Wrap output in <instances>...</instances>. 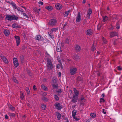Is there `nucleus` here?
<instances>
[{
	"label": "nucleus",
	"mask_w": 122,
	"mask_h": 122,
	"mask_svg": "<svg viewBox=\"0 0 122 122\" xmlns=\"http://www.w3.org/2000/svg\"><path fill=\"white\" fill-rule=\"evenodd\" d=\"M11 5L13 7V8H14V9H16L17 8L16 5V4L14 3L13 2H12L11 3Z\"/></svg>",
	"instance_id": "25"
},
{
	"label": "nucleus",
	"mask_w": 122,
	"mask_h": 122,
	"mask_svg": "<svg viewBox=\"0 0 122 122\" xmlns=\"http://www.w3.org/2000/svg\"><path fill=\"white\" fill-rule=\"evenodd\" d=\"M13 62L14 66L17 67L19 65V63L17 59L16 58H14L13 60Z\"/></svg>",
	"instance_id": "5"
},
{
	"label": "nucleus",
	"mask_w": 122,
	"mask_h": 122,
	"mask_svg": "<svg viewBox=\"0 0 122 122\" xmlns=\"http://www.w3.org/2000/svg\"><path fill=\"white\" fill-rule=\"evenodd\" d=\"M116 27L117 29H119L120 28L119 24L118 22L117 23L116 25Z\"/></svg>",
	"instance_id": "41"
},
{
	"label": "nucleus",
	"mask_w": 122,
	"mask_h": 122,
	"mask_svg": "<svg viewBox=\"0 0 122 122\" xmlns=\"http://www.w3.org/2000/svg\"><path fill=\"white\" fill-rule=\"evenodd\" d=\"M117 17L116 15H113L112 16V20H113L115 19H117Z\"/></svg>",
	"instance_id": "35"
},
{
	"label": "nucleus",
	"mask_w": 122,
	"mask_h": 122,
	"mask_svg": "<svg viewBox=\"0 0 122 122\" xmlns=\"http://www.w3.org/2000/svg\"><path fill=\"white\" fill-rule=\"evenodd\" d=\"M52 85L53 88L58 89V86L57 84H52Z\"/></svg>",
	"instance_id": "19"
},
{
	"label": "nucleus",
	"mask_w": 122,
	"mask_h": 122,
	"mask_svg": "<svg viewBox=\"0 0 122 122\" xmlns=\"http://www.w3.org/2000/svg\"><path fill=\"white\" fill-rule=\"evenodd\" d=\"M108 19V17L107 16H105L103 18V21L104 22L107 20Z\"/></svg>",
	"instance_id": "28"
},
{
	"label": "nucleus",
	"mask_w": 122,
	"mask_h": 122,
	"mask_svg": "<svg viewBox=\"0 0 122 122\" xmlns=\"http://www.w3.org/2000/svg\"><path fill=\"white\" fill-rule=\"evenodd\" d=\"M54 98L56 100L58 101L59 100V97L57 95H55L54 96Z\"/></svg>",
	"instance_id": "43"
},
{
	"label": "nucleus",
	"mask_w": 122,
	"mask_h": 122,
	"mask_svg": "<svg viewBox=\"0 0 122 122\" xmlns=\"http://www.w3.org/2000/svg\"><path fill=\"white\" fill-rule=\"evenodd\" d=\"M15 38L16 40V41L17 43L16 45L18 46L20 44V38L19 36H15Z\"/></svg>",
	"instance_id": "6"
},
{
	"label": "nucleus",
	"mask_w": 122,
	"mask_h": 122,
	"mask_svg": "<svg viewBox=\"0 0 122 122\" xmlns=\"http://www.w3.org/2000/svg\"><path fill=\"white\" fill-rule=\"evenodd\" d=\"M86 34L88 35H90L92 34V31L91 30L89 29L87 30Z\"/></svg>",
	"instance_id": "16"
},
{
	"label": "nucleus",
	"mask_w": 122,
	"mask_h": 122,
	"mask_svg": "<svg viewBox=\"0 0 122 122\" xmlns=\"http://www.w3.org/2000/svg\"><path fill=\"white\" fill-rule=\"evenodd\" d=\"M57 21L56 20L54 19H51L48 22L49 25L51 26H54L56 24Z\"/></svg>",
	"instance_id": "3"
},
{
	"label": "nucleus",
	"mask_w": 122,
	"mask_h": 122,
	"mask_svg": "<svg viewBox=\"0 0 122 122\" xmlns=\"http://www.w3.org/2000/svg\"><path fill=\"white\" fill-rule=\"evenodd\" d=\"M9 108L11 109V110L12 111H14L15 110V108L14 107H13V106L11 105H10L9 106Z\"/></svg>",
	"instance_id": "30"
},
{
	"label": "nucleus",
	"mask_w": 122,
	"mask_h": 122,
	"mask_svg": "<svg viewBox=\"0 0 122 122\" xmlns=\"http://www.w3.org/2000/svg\"><path fill=\"white\" fill-rule=\"evenodd\" d=\"M92 49L93 51H94L96 50V47L95 46H93L92 48Z\"/></svg>",
	"instance_id": "47"
},
{
	"label": "nucleus",
	"mask_w": 122,
	"mask_h": 122,
	"mask_svg": "<svg viewBox=\"0 0 122 122\" xmlns=\"http://www.w3.org/2000/svg\"><path fill=\"white\" fill-rule=\"evenodd\" d=\"M88 14H91L92 13V10L90 8L87 11Z\"/></svg>",
	"instance_id": "38"
},
{
	"label": "nucleus",
	"mask_w": 122,
	"mask_h": 122,
	"mask_svg": "<svg viewBox=\"0 0 122 122\" xmlns=\"http://www.w3.org/2000/svg\"><path fill=\"white\" fill-rule=\"evenodd\" d=\"M13 81L16 83H18V81L16 79L15 77H13Z\"/></svg>",
	"instance_id": "34"
},
{
	"label": "nucleus",
	"mask_w": 122,
	"mask_h": 122,
	"mask_svg": "<svg viewBox=\"0 0 122 122\" xmlns=\"http://www.w3.org/2000/svg\"><path fill=\"white\" fill-rule=\"evenodd\" d=\"M102 26V25L100 24H98L97 26V29L99 30H100Z\"/></svg>",
	"instance_id": "36"
},
{
	"label": "nucleus",
	"mask_w": 122,
	"mask_h": 122,
	"mask_svg": "<svg viewBox=\"0 0 122 122\" xmlns=\"http://www.w3.org/2000/svg\"><path fill=\"white\" fill-rule=\"evenodd\" d=\"M41 88L43 89L44 90L46 91L47 90V88L44 85H42L41 86Z\"/></svg>",
	"instance_id": "39"
},
{
	"label": "nucleus",
	"mask_w": 122,
	"mask_h": 122,
	"mask_svg": "<svg viewBox=\"0 0 122 122\" xmlns=\"http://www.w3.org/2000/svg\"><path fill=\"white\" fill-rule=\"evenodd\" d=\"M25 90L26 91L27 94L28 95H29L30 93V92L28 88L27 87H26L25 89Z\"/></svg>",
	"instance_id": "33"
},
{
	"label": "nucleus",
	"mask_w": 122,
	"mask_h": 122,
	"mask_svg": "<svg viewBox=\"0 0 122 122\" xmlns=\"http://www.w3.org/2000/svg\"><path fill=\"white\" fill-rule=\"evenodd\" d=\"M36 86L35 85H34L33 86V89L34 91L36 90Z\"/></svg>",
	"instance_id": "54"
},
{
	"label": "nucleus",
	"mask_w": 122,
	"mask_h": 122,
	"mask_svg": "<svg viewBox=\"0 0 122 122\" xmlns=\"http://www.w3.org/2000/svg\"><path fill=\"white\" fill-rule=\"evenodd\" d=\"M102 39L103 41V44H106L107 43V41H106V40L105 39V38L103 37H102Z\"/></svg>",
	"instance_id": "26"
},
{
	"label": "nucleus",
	"mask_w": 122,
	"mask_h": 122,
	"mask_svg": "<svg viewBox=\"0 0 122 122\" xmlns=\"http://www.w3.org/2000/svg\"><path fill=\"white\" fill-rule=\"evenodd\" d=\"M77 111L75 109L73 110L72 112V115H76V113Z\"/></svg>",
	"instance_id": "37"
},
{
	"label": "nucleus",
	"mask_w": 122,
	"mask_h": 122,
	"mask_svg": "<svg viewBox=\"0 0 122 122\" xmlns=\"http://www.w3.org/2000/svg\"><path fill=\"white\" fill-rule=\"evenodd\" d=\"M58 75L60 77L61 76V74L60 72H59L58 73Z\"/></svg>",
	"instance_id": "63"
},
{
	"label": "nucleus",
	"mask_w": 122,
	"mask_h": 122,
	"mask_svg": "<svg viewBox=\"0 0 122 122\" xmlns=\"http://www.w3.org/2000/svg\"><path fill=\"white\" fill-rule=\"evenodd\" d=\"M77 70V69L76 68H74L72 69H71L70 70V72L71 75H73L75 74Z\"/></svg>",
	"instance_id": "7"
},
{
	"label": "nucleus",
	"mask_w": 122,
	"mask_h": 122,
	"mask_svg": "<svg viewBox=\"0 0 122 122\" xmlns=\"http://www.w3.org/2000/svg\"><path fill=\"white\" fill-rule=\"evenodd\" d=\"M56 116H57V119L58 120H60V119H61V114L60 113H59V112H58L57 113V114L56 115Z\"/></svg>",
	"instance_id": "20"
},
{
	"label": "nucleus",
	"mask_w": 122,
	"mask_h": 122,
	"mask_svg": "<svg viewBox=\"0 0 122 122\" xmlns=\"http://www.w3.org/2000/svg\"><path fill=\"white\" fill-rule=\"evenodd\" d=\"M56 79H53L52 80V82L53 83V84H55L56 82Z\"/></svg>",
	"instance_id": "51"
},
{
	"label": "nucleus",
	"mask_w": 122,
	"mask_h": 122,
	"mask_svg": "<svg viewBox=\"0 0 122 122\" xmlns=\"http://www.w3.org/2000/svg\"><path fill=\"white\" fill-rule=\"evenodd\" d=\"M24 59V56H20V60L21 63H23Z\"/></svg>",
	"instance_id": "22"
},
{
	"label": "nucleus",
	"mask_w": 122,
	"mask_h": 122,
	"mask_svg": "<svg viewBox=\"0 0 122 122\" xmlns=\"http://www.w3.org/2000/svg\"><path fill=\"white\" fill-rule=\"evenodd\" d=\"M39 3L40 4H41V5H42L43 4V2H41V1H39Z\"/></svg>",
	"instance_id": "62"
},
{
	"label": "nucleus",
	"mask_w": 122,
	"mask_h": 122,
	"mask_svg": "<svg viewBox=\"0 0 122 122\" xmlns=\"http://www.w3.org/2000/svg\"><path fill=\"white\" fill-rule=\"evenodd\" d=\"M117 32H111L110 36L112 37L115 36H117Z\"/></svg>",
	"instance_id": "15"
},
{
	"label": "nucleus",
	"mask_w": 122,
	"mask_h": 122,
	"mask_svg": "<svg viewBox=\"0 0 122 122\" xmlns=\"http://www.w3.org/2000/svg\"><path fill=\"white\" fill-rule=\"evenodd\" d=\"M12 26L13 28H17L20 27V26H18V25L16 23H14L13 24Z\"/></svg>",
	"instance_id": "18"
},
{
	"label": "nucleus",
	"mask_w": 122,
	"mask_h": 122,
	"mask_svg": "<svg viewBox=\"0 0 122 122\" xmlns=\"http://www.w3.org/2000/svg\"><path fill=\"white\" fill-rule=\"evenodd\" d=\"M75 49L76 51H80L81 50L80 46L77 45L76 46Z\"/></svg>",
	"instance_id": "21"
},
{
	"label": "nucleus",
	"mask_w": 122,
	"mask_h": 122,
	"mask_svg": "<svg viewBox=\"0 0 122 122\" xmlns=\"http://www.w3.org/2000/svg\"><path fill=\"white\" fill-rule=\"evenodd\" d=\"M117 69L119 70H122V68L120 66H118L117 67Z\"/></svg>",
	"instance_id": "53"
},
{
	"label": "nucleus",
	"mask_w": 122,
	"mask_h": 122,
	"mask_svg": "<svg viewBox=\"0 0 122 122\" xmlns=\"http://www.w3.org/2000/svg\"><path fill=\"white\" fill-rule=\"evenodd\" d=\"M47 64L48 69L50 70L53 68V67L52 62L51 60L49 59H47Z\"/></svg>",
	"instance_id": "4"
},
{
	"label": "nucleus",
	"mask_w": 122,
	"mask_h": 122,
	"mask_svg": "<svg viewBox=\"0 0 122 122\" xmlns=\"http://www.w3.org/2000/svg\"><path fill=\"white\" fill-rule=\"evenodd\" d=\"M55 7L56 9L58 10H60L61 9L62 6L59 3H57L55 5Z\"/></svg>",
	"instance_id": "9"
},
{
	"label": "nucleus",
	"mask_w": 122,
	"mask_h": 122,
	"mask_svg": "<svg viewBox=\"0 0 122 122\" xmlns=\"http://www.w3.org/2000/svg\"><path fill=\"white\" fill-rule=\"evenodd\" d=\"M105 111V109H102V112L104 114H105L106 113V112L104 111Z\"/></svg>",
	"instance_id": "55"
},
{
	"label": "nucleus",
	"mask_w": 122,
	"mask_h": 122,
	"mask_svg": "<svg viewBox=\"0 0 122 122\" xmlns=\"http://www.w3.org/2000/svg\"><path fill=\"white\" fill-rule=\"evenodd\" d=\"M61 47L60 44H57L56 47V50L57 52H60L61 51Z\"/></svg>",
	"instance_id": "14"
},
{
	"label": "nucleus",
	"mask_w": 122,
	"mask_h": 122,
	"mask_svg": "<svg viewBox=\"0 0 122 122\" xmlns=\"http://www.w3.org/2000/svg\"><path fill=\"white\" fill-rule=\"evenodd\" d=\"M81 20V14L80 12H78L76 19V21L79 22Z\"/></svg>",
	"instance_id": "11"
},
{
	"label": "nucleus",
	"mask_w": 122,
	"mask_h": 122,
	"mask_svg": "<svg viewBox=\"0 0 122 122\" xmlns=\"http://www.w3.org/2000/svg\"><path fill=\"white\" fill-rule=\"evenodd\" d=\"M34 10L37 13L39 12V10H38V9H37L36 8H34Z\"/></svg>",
	"instance_id": "49"
},
{
	"label": "nucleus",
	"mask_w": 122,
	"mask_h": 122,
	"mask_svg": "<svg viewBox=\"0 0 122 122\" xmlns=\"http://www.w3.org/2000/svg\"><path fill=\"white\" fill-rule=\"evenodd\" d=\"M82 79V78L80 76L78 77L77 78V80L79 81H81Z\"/></svg>",
	"instance_id": "44"
},
{
	"label": "nucleus",
	"mask_w": 122,
	"mask_h": 122,
	"mask_svg": "<svg viewBox=\"0 0 122 122\" xmlns=\"http://www.w3.org/2000/svg\"><path fill=\"white\" fill-rule=\"evenodd\" d=\"M57 92L58 93H60L61 92V89H59L58 91H57Z\"/></svg>",
	"instance_id": "57"
},
{
	"label": "nucleus",
	"mask_w": 122,
	"mask_h": 122,
	"mask_svg": "<svg viewBox=\"0 0 122 122\" xmlns=\"http://www.w3.org/2000/svg\"><path fill=\"white\" fill-rule=\"evenodd\" d=\"M105 101V100L104 99V98H101L100 99V102H104Z\"/></svg>",
	"instance_id": "45"
},
{
	"label": "nucleus",
	"mask_w": 122,
	"mask_h": 122,
	"mask_svg": "<svg viewBox=\"0 0 122 122\" xmlns=\"http://www.w3.org/2000/svg\"><path fill=\"white\" fill-rule=\"evenodd\" d=\"M90 14H87V17L88 18H90Z\"/></svg>",
	"instance_id": "56"
},
{
	"label": "nucleus",
	"mask_w": 122,
	"mask_h": 122,
	"mask_svg": "<svg viewBox=\"0 0 122 122\" xmlns=\"http://www.w3.org/2000/svg\"><path fill=\"white\" fill-rule=\"evenodd\" d=\"M60 56L61 57H62L63 58V57H65L66 56L65 54H64L62 53H61V54Z\"/></svg>",
	"instance_id": "52"
},
{
	"label": "nucleus",
	"mask_w": 122,
	"mask_h": 122,
	"mask_svg": "<svg viewBox=\"0 0 122 122\" xmlns=\"http://www.w3.org/2000/svg\"><path fill=\"white\" fill-rule=\"evenodd\" d=\"M41 107L43 110H45L46 109V106L45 105L42 104L41 105Z\"/></svg>",
	"instance_id": "29"
},
{
	"label": "nucleus",
	"mask_w": 122,
	"mask_h": 122,
	"mask_svg": "<svg viewBox=\"0 0 122 122\" xmlns=\"http://www.w3.org/2000/svg\"><path fill=\"white\" fill-rule=\"evenodd\" d=\"M70 11V10H69L68 11H66L65 13V14H64V16H67L69 14V12Z\"/></svg>",
	"instance_id": "27"
},
{
	"label": "nucleus",
	"mask_w": 122,
	"mask_h": 122,
	"mask_svg": "<svg viewBox=\"0 0 122 122\" xmlns=\"http://www.w3.org/2000/svg\"><path fill=\"white\" fill-rule=\"evenodd\" d=\"M58 30V29L57 28H52L51 29V30L52 32L55 31L56 32Z\"/></svg>",
	"instance_id": "40"
},
{
	"label": "nucleus",
	"mask_w": 122,
	"mask_h": 122,
	"mask_svg": "<svg viewBox=\"0 0 122 122\" xmlns=\"http://www.w3.org/2000/svg\"><path fill=\"white\" fill-rule=\"evenodd\" d=\"M73 91L75 94L73 95L71 102L74 103H75L77 102V100H78V96L79 94V92L75 88H74Z\"/></svg>",
	"instance_id": "1"
},
{
	"label": "nucleus",
	"mask_w": 122,
	"mask_h": 122,
	"mask_svg": "<svg viewBox=\"0 0 122 122\" xmlns=\"http://www.w3.org/2000/svg\"><path fill=\"white\" fill-rule=\"evenodd\" d=\"M8 117L7 115H6L5 116V119H8Z\"/></svg>",
	"instance_id": "64"
},
{
	"label": "nucleus",
	"mask_w": 122,
	"mask_h": 122,
	"mask_svg": "<svg viewBox=\"0 0 122 122\" xmlns=\"http://www.w3.org/2000/svg\"><path fill=\"white\" fill-rule=\"evenodd\" d=\"M20 97L21 99L22 100H23L24 97V96L23 94L22 93V92H20Z\"/></svg>",
	"instance_id": "42"
},
{
	"label": "nucleus",
	"mask_w": 122,
	"mask_h": 122,
	"mask_svg": "<svg viewBox=\"0 0 122 122\" xmlns=\"http://www.w3.org/2000/svg\"><path fill=\"white\" fill-rule=\"evenodd\" d=\"M5 18L7 20L11 21L15 20H18L19 18L18 17L15 15L6 14L5 15Z\"/></svg>",
	"instance_id": "2"
},
{
	"label": "nucleus",
	"mask_w": 122,
	"mask_h": 122,
	"mask_svg": "<svg viewBox=\"0 0 122 122\" xmlns=\"http://www.w3.org/2000/svg\"><path fill=\"white\" fill-rule=\"evenodd\" d=\"M45 8L49 11H51L53 9L52 6H46L45 7Z\"/></svg>",
	"instance_id": "17"
},
{
	"label": "nucleus",
	"mask_w": 122,
	"mask_h": 122,
	"mask_svg": "<svg viewBox=\"0 0 122 122\" xmlns=\"http://www.w3.org/2000/svg\"><path fill=\"white\" fill-rule=\"evenodd\" d=\"M67 26V23H66L63 26V28L64 29L66 26Z\"/></svg>",
	"instance_id": "59"
},
{
	"label": "nucleus",
	"mask_w": 122,
	"mask_h": 122,
	"mask_svg": "<svg viewBox=\"0 0 122 122\" xmlns=\"http://www.w3.org/2000/svg\"><path fill=\"white\" fill-rule=\"evenodd\" d=\"M4 33L5 36H8L9 35L10 32L9 30L6 29L4 30Z\"/></svg>",
	"instance_id": "12"
},
{
	"label": "nucleus",
	"mask_w": 122,
	"mask_h": 122,
	"mask_svg": "<svg viewBox=\"0 0 122 122\" xmlns=\"http://www.w3.org/2000/svg\"><path fill=\"white\" fill-rule=\"evenodd\" d=\"M9 115L10 116L12 117H14L15 116V114L14 113H10L9 114Z\"/></svg>",
	"instance_id": "46"
},
{
	"label": "nucleus",
	"mask_w": 122,
	"mask_h": 122,
	"mask_svg": "<svg viewBox=\"0 0 122 122\" xmlns=\"http://www.w3.org/2000/svg\"><path fill=\"white\" fill-rule=\"evenodd\" d=\"M90 115L92 117L94 118L96 117V114L95 113H91Z\"/></svg>",
	"instance_id": "32"
},
{
	"label": "nucleus",
	"mask_w": 122,
	"mask_h": 122,
	"mask_svg": "<svg viewBox=\"0 0 122 122\" xmlns=\"http://www.w3.org/2000/svg\"><path fill=\"white\" fill-rule=\"evenodd\" d=\"M102 74V73H97V75L98 76H100Z\"/></svg>",
	"instance_id": "61"
},
{
	"label": "nucleus",
	"mask_w": 122,
	"mask_h": 122,
	"mask_svg": "<svg viewBox=\"0 0 122 122\" xmlns=\"http://www.w3.org/2000/svg\"><path fill=\"white\" fill-rule=\"evenodd\" d=\"M69 42V41L68 38L66 39L65 40V43L67 44H68Z\"/></svg>",
	"instance_id": "48"
},
{
	"label": "nucleus",
	"mask_w": 122,
	"mask_h": 122,
	"mask_svg": "<svg viewBox=\"0 0 122 122\" xmlns=\"http://www.w3.org/2000/svg\"><path fill=\"white\" fill-rule=\"evenodd\" d=\"M23 15L25 17V18L26 20H28L29 19V18L27 15L25 13H23Z\"/></svg>",
	"instance_id": "31"
},
{
	"label": "nucleus",
	"mask_w": 122,
	"mask_h": 122,
	"mask_svg": "<svg viewBox=\"0 0 122 122\" xmlns=\"http://www.w3.org/2000/svg\"><path fill=\"white\" fill-rule=\"evenodd\" d=\"M1 59L3 60V62L6 64H8V62L7 59L2 54H1L0 56Z\"/></svg>",
	"instance_id": "8"
},
{
	"label": "nucleus",
	"mask_w": 122,
	"mask_h": 122,
	"mask_svg": "<svg viewBox=\"0 0 122 122\" xmlns=\"http://www.w3.org/2000/svg\"><path fill=\"white\" fill-rule=\"evenodd\" d=\"M36 40L39 41L41 39V37L40 35H37L36 36Z\"/></svg>",
	"instance_id": "23"
},
{
	"label": "nucleus",
	"mask_w": 122,
	"mask_h": 122,
	"mask_svg": "<svg viewBox=\"0 0 122 122\" xmlns=\"http://www.w3.org/2000/svg\"><path fill=\"white\" fill-rule=\"evenodd\" d=\"M49 36H50V37L52 39L54 38V36L52 34H49Z\"/></svg>",
	"instance_id": "50"
},
{
	"label": "nucleus",
	"mask_w": 122,
	"mask_h": 122,
	"mask_svg": "<svg viewBox=\"0 0 122 122\" xmlns=\"http://www.w3.org/2000/svg\"><path fill=\"white\" fill-rule=\"evenodd\" d=\"M56 68L58 69L60 68V66L59 64L57 65L56 66Z\"/></svg>",
	"instance_id": "60"
},
{
	"label": "nucleus",
	"mask_w": 122,
	"mask_h": 122,
	"mask_svg": "<svg viewBox=\"0 0 122 122\" xmlns=\"http://www.w3.org/2000/svg\"><path fill=\"white\" fill-rule=\"evenodd\" d=\"M73 58L75 60L78 61L79 59V56L78 55H76L73 56Z\"/></svg>",
	"instance_id": "13"
},
{
	"label": "nucleus",
	"mask_w": 122,
	"mask_h": 122,
	"mask_svg": "<svg viewBox=\"0 0 122 122\" xmlns=\"http://www.w3.org/2000/svg\"><path fill=\"white\" fill-rule=\"evenodd\" d=\"M28 75L30 76H31L32 75L31 73L30 72H28Z\"/></svg>",
	"instance_id": "58"
},
{
	"label": "nucleus",
	"mask_w": 122,
	"mask_h": 122,
	"mask_svg": "<svg viewBox=\"0 0 122 122\" xmlns=\"http://www.w3.org/2000/svg\"><path fill=\"white\" fill-rule=\"evenodd\" d=\"M41 98L44 101L47 102L48 101V100L47 98L46 97H44V96L42 97Z\"/></svg>",
	"instance_id": "24"
},
{
	"label": "nucleus",
	"mask_w": 122,
	"mask_h": 122,
	"mask_svg": "<svg viewBox=\"0 0 122 122\" xmlns=\"http://www.w3.org/2000/svg\"><path fill=\"white\" fill-rule=\"evenodd\" d=\"M55 106L56 108L58 110H60L62 108V107L61 106L60 104L59 103H55Z\"/></svg>",
	"instance_id": "10"
}]
</instances>
